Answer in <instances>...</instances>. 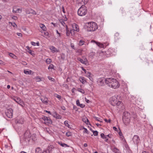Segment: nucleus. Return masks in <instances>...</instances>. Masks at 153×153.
Wrapping results in <instances>:
<instances>
[{
  "mask_svg": "<svg viewBox=\"0 0 153 153\" xmlns=\"http://www.w3.org/2000/svg\"><path fill=\"white\" fill-rule=\"evenodd\" d=\"M106 82L107 85L114 89L117 88L120 86V84L118 81L114 78H106Z\"/></svg>",
  "mask_w": 153,
  "mask_h": 153,
  "instance_id": "1",
  "label": "nucleus"
},
{
  "mask_svg": "<svg viewBox=\"0 0 153 153\" xmlns=\"http://www.w3.org/2000/svg\"><path fill=\"white\" fill-rule=\"evenodd\" d=\"M118 96L115 95L110 98L109 102L112 105L119 106L121 103V102L117 99Z\"/></svg>",
  "mask_w": 153,
  "mask_h": 153,
  "instance_id": "2",
  "label": "nucleus"
},
{
  "mask_svg": "<svg viewBox=\"0 0 153 153\" xmlns=\"http://www.w3.org/2000/svg\"><path fill=\"white\" fill-rule=\"evenodd\" d=\"M87 12V7L85 5H82L78 10L77 14L80 16H84L86 14Z\"/></svg>",
  "mask_w": 153,
  "mask_h": 153,
  "instance_id": "3",
  "label": "nucleus"
},
{
  "mask_svg": "<svg viewBox=\"0 0 153 153\" xmlns=\"http://www.w3.org/2000/svg\"><path fill=\"white\" fill-rule=\"evenodd\" d=\"M97 28V24L95 22H92L88 26L87 30L88 31H94Z\"/></svg>",
  "mask_w": 153,
  "mask_h": 153,
  "instance_id": "4",
  "label": "nucleus"
},
{
  "mask_svg": "<svg viewBox=\"0 0 153 153\" xmlns=\"http://www.w3.org/2000/svg\"><path fill=\"white\" fill-rule=\"evenodd\" d=\"M13 110L11 108L7 109L5 111V114L8 118H11L13 116Z\"/></svg>",
  "mask_w": 153,
  "mask_h": 153,
  "instance_id": "5",
  "label": "nucleus"
},
{
  "mask_svg": "<svg viewBox=\"0 0 153 153\" xmlns=\"http://www.w3.org/2000/svg\"><path fill=\"white\" fill-rule=\"evenodd\" d=\"M97 82L98 85L100 86H103L105 84V83L106 84V79H105L104 78H101L99 79Z\"/></svg>",
  "mask_w": 153,
  "mask_h": 153,
  "instance_id": "6",
  "label": "nucleus"
},
{
  "mask_svg": "<svg viewBox=\"0 0 153 153\" xmlns=\"http://www.w3.org/2000/svg\"><path fill=\"white\" fill-rule=\"evenodd\" d=\"M42 119L44 121V123L45 124L48 125L51 124L52 123L51 120L49 117L44 116Z\"/></svg>",
  "mask_w": 153,
  "mask_h": 153,
  "instance_id": "7",
  "label": "nucleus"
},
{
  "mask_svg": "<svg viewBox=\"0 0 153 153\" xmlns=\"http://www.w3.org/2000/svg\"><path fill=\"white\" fill-rule=\"evenodd\" d=\"M132 140L134 143L137 144L140 141V140L139 136L137 135H134Z\"/></svg>",
  "mask_w": 153,
  "mask_h": 153,
  "instance_id": "8",
  "label": "nucleus"
},
{
  "mask_svg": "<svg viewBox=\"0 0 153 153\" xmlns=\"http://www.w3.org/2000/svg\"><path fill=\"white\" fill-rule=\"evenodd\" d=\"M88 0H77L78 5H85L88 2Z\"/></svg>",
  "mask_w": 153,
  "mask_h": 153,
  "instance_id": "9",
  "label": "nucleus"
},
{
  "mask_svg": "<svg viewBox=\"0 0 153 153\" xmlns=\"http://www.w3.org/2000/svg\"><path fill=\"white\" fill-rule=\"evenodd\" d=\"M31 137V135L28 131H26L24 134V137L25 140H27L29 141L30 138Z\"/></svg>",
  "mask_w": 153,
  "mask_h": 153,
  "instance_id": "10",
  "label": "nucleus"
},
{
  "mask_svg": "<svg viewBox=\"0 0 153 153\" xmlns=\"http://www.w3.org/2000/svg\"><path fill=\"white\" fill-rule=\"evenodd\" d=\"M25 12L27 14H28L31 13L33 14L36 15V12L34 10L30 8L26 9Z\"/></svg>",
  "mask_w": 153,
  "mask_h": 153,
  "instance_id": "11",
  "label": "nucleus"
},
{
  "mask_svg": "<svg viewBox=\"0 0 153 153\" xmlns=\"http://www.w3.org/2000/svg\"><path fill=\"white\" fill-rule=\"evenodd\" d=\"M77 59L82 64L87 65L88 63V60L86 58H85L84 59L80 58H79Z\"/></svg>",
  "mask_w": 153,
  "mask_h": 153,
  "instance_id": "12",
  "label": "nucleus"
},
{
  "mask_svg": "<svg viewBox=\"0 0 153 153\" xmlns=\"http://www.w3.org/2000/svg\"><path fill=\"white\" fill-rule=\"evenodd\" d=\"M123 118H131V116L130 113L128 111H125L123 113Z\"/></svg>",
  "mask_w": 153,
  "mask_h": 153,
  "instance_id": "13",
  "label": "nucleus"
},
{
  "mask_svg": "<svg viewBox=\"0 0 153 153\" xmlns=\"http://www.w3.org/2000/svg\"><path fill=\"white\" fill-rule=\"evenodd\" d=\"M73 30L75 31L78 32L79 30L78 25L75 23H74L72 25Z\"/></svg>",
  "mask_w": 153,
  "mask_h": 153,
  "instance_id": "14",
  "label": "nucleus"
},
{
  "mask_svg": "<svg viewBox=\"0 0 153 153\" xmlns=\"http://www.w3.org/2000/svg\"><path fill=\"white\" fill-rule=\"evenodd\" d=\"M123 121L125 125H127L130 122V118H123Z\"/></svg>",
  "mask_w": 153,
  "mask_h": 153,
  "instance_id": "15",
  "label": "nucleus"
},
{
  "mask_svg": "<svg viewBox=\"0 0 153 153\" xmlns=\"http://www.w3.org/2000/svg\"><path fill=\"white\" fill-rule=\"evenodd\" d=\"M41 100L42 102L45 104H47L48 103V99L45 97H43L41 98Z\"/></svg>",
  "mask_w": 153,
  "mask_h": 153,
  "instance_id": "16",
  "label": "nucleus"
},
{
  "mask_svg": "<svg viewBox=\"0 0 153 153\" xmlns=\"http://www.w3.org/2000/svg\"><path fill=\"white\" fill-rule=\"evenodd\" d=\"M54 148L53 146L52 145H50L47 148V149L45 150L46 151L49 152V153H51L52 150Z\"/></svg>",
  "mask_w": 153,
  "mask_h": 153,
  "instance_id": "17",
  "label": "nucleus"
},
{
  "mask_svg": "<svg viewBox=\"0 0 153 153\" xmlns=\"http://www.w3.org/2000/svg\"><path fill=\"white\" fill-rule=\"evenodd\" d=\"M53 116L57 119H59L61 118V116L58 114L56 112L53 113Z\"/></svg>",
  "mask_w": 153,
  "mask_h": 153,
  "instance_id": "18",
  "label": "nucleus"
},
{
  "mask_svg": "<svg viewBox=\"0 0 153 153\" xmlns=\"http://www.w3.org/2000/svg\"><path fill=\"white\" fill-rule=\"evenodd\" d=\"M58 144L60 146H61L62 147H69V146H68L67 144L65 143H62L61 141L58 142Z\"/></svg>",
  "mask_w": 153,
  "mask_h": 153,
  "instance_id": "19",
  "label": "nucleus"
},
{
  "mask_svg": "<svg viewBox=\"0 0 153 153\" xmlns=\"http://www.w3.org/2000/svg\"><path fill=\"white\" fill-rule=\"evenodd\" d=\"M82 120L87 125H88V124H90V122H89L88 120L86 117H85V118H83Z\"/></svg>",
  "mask_w": 153,
  "mask_h": 153,
  "instance_id": "20",
  "label": "nucleus"
},
{
  "mask_svg": "<svg viewBox=\"0 0 153 153\" xmlns=\"http://www.w3.org/2000/svg\"><path fill=\"white\" fill-rule=\"evenodd\" d=\"M50 49L53 52H58V50L53 46H51Z\"/></svg>",
  "mask_w": 153,
  "mask_h": 153,
  "instance_id": "21",
  "label": "nucleus"
},
{
  "mask_svg": "<svg viewBox=\"0 0 153 153\" xmlns=\"http://www.w3.org/2000/svg\"><path fill=\"white\" fill-rule=\"evenodd\" d=\"M79 80L83 84H84L86 82L85 78L83 77H80L79 78Z\"/></svg>",
  "mask_w": 153,
  "mask_h": 153,
  "instance_id": "22",
  "label": "nucleus"
},
{
  "mask_svg": "<svg viewBox=\"0 0 153 153\" xmlns=\"http://www.w3.org/2000/svg\"><path fill=\"white\" fill-rule=\"evenodd\" d=\"M42 149L38 147L36 149L35 153H42Z\"/></svg>",
  "mask_w": 153,
  "mask_h": 153,
  "instance_id": "23",
  "label": "nucleus"
},
{
  "mask_svg": "<svg viewBox=\"0 0 153 153\" xmlns=\"http://www.w3.org/2000/svg\"><path fill=\"white\" fill-rule=\"evenodd\" d=\"M113 151L115 153H121L120 150L116 147L113 149Z\"/></svg>",
  "mask_w": 153,
  "mask_h": 153,
  "instance_id": "24",
  "label": "nucleus"
},
{
  "mask_svg": "<svg viewBox=\"0 0 153 153\" xmlns=\"http://www.w3.org/2000/svg\"><path fill=\"white\" fill-rule=\"evenodd\" d=\"M32 72V71H27L26 70H24V73L26 74H31V72Z\"/></svg>",
  "mask_w": 153,
  "mask_h": 153,
  "instance_id": "25",
  "label": "nucleus"
},
{
  "mask_svg": "<svg viewBox=\"0 0 153 153\" xmlns=\"http://www.w3.org/2000/svg\"><path fill=\"white\" fill-rule=\"evenodd\" d=\"M40 27L41 28L43 31H45L46 27L44 24H41L40 25Z\"/></svg>",
  "mask_w": 153,
  "mask_h": 153,
  "instance_id": "26",
  "label": "nucleus"
},
{
  "mask_svg": "<svg viewBox=\"0 0 153 153\" xmlns=\"http://www.w3.org/2000/svg\"><path fill=\"white\" fill-rule=\"evenodd\" d=\"M31 44L33 46H36L37 45V46L39 45V42H31Z\"/></svg>",
  "mask_w": 153,
  "mask_h": 153,
  "instance_id": "27",
  "label": "nucleus"
},
{
  "mask_svg": "<svg viewBox=\"0 0 153 153\" xmlns=\"http://www.w3.org/2000/svg\"><path fill=\"white\" fill-rule=\"evenodd\" d=\"M35 79L36 80V82H39L42 81V80L41 79V78L39 76H36L35 77Z\"/></svg>",
  "mask_w": 153,
  "mask_h": 153,
  "instance_id": "28",
  "label": "nucleus"
},
{
  "mask_svg": "<svg viewBox=\"0 0 153 153\" xmlns=\"http://www.w3.org/2000/svg\"><path fill=\"white\" fill-rule=\"evenodd\" d=\"M13 100L15 101L18 104H19V98L14 97L13 98Z\"/></svg>",
  "mask_w": 153,
  "mask_h": 153,
  "instance_id": "29",
  "label": "nucleus"
},
{
  "mask_svg": "<svg viewBox=\"0 0 153 153\" xmlns=\"http://www.w3.org/2000/svg\"><path fill=\"white\" fill-rule=\"evenodd\" d=\"M64 125L68 127V128H70V125L68 123V122L67 120H66L64 122Z\"/></svg>",
  "mask_w": 153,
  "mask_h": 153,
  "instance_id": "30",
  "label": "nucleus"
},
{
  "mask_svg": "<svg viewBox=\"0 0 153 153\" xmlns=\"http://www.w3.org/2000/svg\"><path fill=\"white\" fill-rule=\"evenodd\" d=\"M77 91L82 94H84L85 93L84 90L80 88H78L77 89Z\"/></svg>",
  "mask_w": 153,
  "mask_h": 153,
  "instance_id": "31",
  "label": "nucleus"
},
{
  "mask_svg": "<svg viewBox=\"0 0 153 153\" xmlns=\"http://www.w3.org/2000/svg\"><path fill=\"white\" fill-rule=\"evenodd\" d=\"M59 22L61 24L64 26H65V23L62 19H60L59 20Z\"/></svg>",
  "mask_w": 153,
  "mask_h": 153,
  "instance_id": "32",
  "label": "nucleus"
},
{
  "mask_svg": "<svg viewBox=\"0 0 153 153\" xmlns=\"http://www.w3.org/2000/svg\"><path fill=\"white\" fill-rule=\"evenodd\" d=\"M48 69L49 70L50 69H54V65L52 64H50L48 67Z\"/></svg>",
  "mask_w": 153,
  "mask_h": 153,
  "instance_id": "33",
  "label": "nucleus"
},
{
  "mask_svg": "<svg viewBox=\"0 0 153 153\" xmlns=\"http://www.w3.org/2000/svg\"><path fill=\"white\" fill-rule=\"evenodd\" d=\"M51 62V60L50 59L48 58L46 61V63L48 64H50Z\"/></svg>",
  "mask_w": 153,
  "mask_h": 153,
  "instance_id": "34",
  "label": "nucleus"
},
{
  "mask_svg": "<svg viewBox=\"0 0 153 153\" xmlns=\"http://www.w3.org/2000/svg\"><path fill=\"white\" fill-rule=\"evenodd\" d=\"M84 41L82 40H80L79 41V45L80 46H82L84 44Z\"/></svg>",
  "mask_w": 153,
  "mask_h": 153,
  "instance_id": "35",
  "label": "nucleus"
},
{
  "mask_svg": "<svg viewBox=\"0 0 153 153\" xmlns=\"http://www.w3.org/2000/svg\"><path fill=\"white\" fill-rule=\"evenodd\" d=\"M92 132L95 136H97L98 134V132L97 131H93Z\"/></svg>",
  "mask_w": 153,
  "mask_h": 153,
  "instance_id": "36",
  "label": "nucleus"
},
{
  "mask_svg": "<svg viewBox=\"0 0 153 153\" xmlns=\"http://www.w3.org/2000/svg\"><path fill=\"white\" fill-rule=\"evenodd\" d=\"M101 137L103 139H105L106 138V136H105L103 133H101L100 134Z\"/></svg>",
  "mask_w": 153,
  "mask_h": 153,
  "instance_id": "37",
  "label": "nucleus"
},
{
  "mask_svg": "<svg viewBox=\"0 0 153 153\" xmlns=\"http://www.w3.org/2000/svg\"><path fill=\"white\" fill-rule=\"evenodd\" d=\"M115 38L118 39L119 38V34L118 33H116L114 35Z\"/></svg>",
  "mask_w": 153,
  "mask_h": 153,
  "instance_id": "38",
  "label": "nucleus"
},
{
  "mask_svg": "<svg viewBox=\"0 0 153 153\" xmlns=\"http://www.w3.org/2000/svg\"><path fill=\"white\" fill-rule=\"evenodd\" d=\"M19 10V8H17V9L16 8L14 7L13 9V12L14 13H16L17 12V11L18 12V11Z\"/></svg>",
  "mask_w": 153,
  "mask_h": 153,
  "instance_id": "39",
  "label": "nucleus"
},
{
  "mask_svg": "<svg viewBox=\"0 0 153 153\" xmlns=\"http://www.w3.org/2000/svg\"><path fill=\"white\" fill-rule=\"evenodd\" d=\"M48 78L49 80H51L52 81H55V79L54 78L50 76H48Z\"/></svg>",
  "mask_w": 153,
  "mask_h": 153,
  "instance_id": "40",
  "label": "nucleus"
},
{
  "mask_svg": "<svg viewBox=\"0 0 153 153\" xmlns=\"http://www.w3.org/2000/svg\"><path fill=\"white\" fill-rule=\"evenodd\" d=\"M27 52L28 53L33 56L34 55V54L33 52H32L33 51L30 49L28 50Z\"/></svg>",
  "mask_w": 153,
  "mask_h": 153,
  "instance_id": "41",
  "label": "nucleus"
},
{
  "mask_svg": "<svg viewBox=\"0 0 153 153\" xmlns=\"http://www.w3.org/2000/svg\"><path fill=\"white\" fill-rule=\"evenodd\" d=\"M83 128L84 130V131H83V133H86L88 134V130L87 129L84 127H83Z\"/></svg>",
  "mask_w": 153,
  "mask_h": 153,
  "instance_id": "42",
  "label": "nucleus"
},
{
  "mask_svg": "<svg viewBox=\"0 0 153 153\" xmlns=\"http://www.w3.org/2000/svg\"><path fill=\"white\" fill-rule=\"evenodd\" d=\"M70 32H69L68 30V29L66 28V35L67 36H69L70 35Z\"/></svg>",
  "mask_w": 153,
  "mask_h": 153,
  "instance_id": "43",
  "label": "nucleus"
},
{
  "mask_svg": "<svg viewBox=\"0 0 153 153\" xmlns=\"http://www.w3.org/2000/svg\"><path fill=\"white\" fill-rule=\"evenodd\" d=\"M94 41L96 43L97 45H98L99 47H102V46L103 45H102L100 43L96 42L95 41Z\"/></svg>",
  "mask_w": 153,
  "mask_h": 153,
  "instance_id": "44",
  "label": "nucleus"
},
{
  "mask_svg": "<svg viewBox=\"0 0 153 153\" xmlns=\"http://www.w3.org/2000/svg\"><path fill=\"white\" fill-rule=\"evenodd\" d=\"M55 97H56L59 100H60L61 98V96H60L58 94H56V96Z\"/></svg>",
  "mask_w": 153,
  "mask_h": 153,
  "instance_id": "45",
  "label": "nucleus"
},
{
  "mask_svg": "<svg viewBox=\"0 0 153 153\" xmlns=\"http://www.w3.org/2000/svg\"><path fill=\"white\" fill-rule=\"evenodd\" d=\"M94 118H95V120H97V121H99L100 122H102V121H100V118H98V117H94Z\"/></svg>",
  "mask_w": 153,
  "mask_h": 153,
  "instance_id": "46",
  "label": "nucleus"
},
{
  "mask_svg": "<svg viewBox=\"0 0 153 153\" xmlns=\"http://www.w3.org/2000/svg\"><path fill=\"white\" fill-rule=\"evenodd\" d=\"M24 121V119L23 118H21L20 119V123H21L22 124L23 123V122Z\"/></svg>",
  "mask_w": 153,
  "mask_h": 153,
  "instance_id": "47",
  "label": "nucleus"
},
{
  "mask_svg": "<svg viewBox=\"0 0 153 153\" xmlns=\"http://www.w3.org/2000/svg\"><path fill=\"white\" fill-rule=\"evenodd\" d=\"M88 77H90L91 75V73L87 71L86 74H85Z\"/></svg>",
  "mask_w": 153,
  "mask_h": 153,
  "instance_id": "48",
  "label": "nucleus"
},
{
  "mask_svg": "<svg viewBox=\"0 0 153 153\" xmlns=\"http://www.w3.org/2000/svg\"><path fill=\"white\" fill-rule=\"evenodd\" d=\"M19 101H20V105H21L23 107V105H24V104H23V102L20 99Z\"/></svg>",
  "mask_w": 153,
  "mask_h": 153,
  "instance_id": "49",
  "label": "nucleus"
},
{
  "mask_svg": "<svg viewBox=\"0 0 153 153\" xmlns=\"http://www.w3.org/2000/svg\"><path fill=\"white\" fill-rule=\"evenodd\" d=\"M132 117L134 118V119H135L137 118V116L136 114H133Z\"/></svg>",
  "mask_w": 153,
  "mask_h": 153,
  "instance_id": "50",
  "label": "nucleus"
},
{
  "mask_svg": "<svg viewBox=\"0 0 153 153\" xmlns=\"http://www.w3.org/2000/svg\"><path fill=\"white\" fill-rule=\"evenodd\" d=\"M71 133L70 132H66V135L67 136L69 137L71 136Z\"/></svg>",
  "mask_w": 153,
  "mask_h": 153,
  "instance_id": "51",
  "label": "nucleus"
},
{
  "mask_svg": "<svg viewBox=\"0 0 153 153\" xmlns=\"http://www.w3.org/2000/svg\"><path fill=\"white\" fill-rule=\"evenodd\" d=\"M105 121L107 123H110L111 121V120L110 119H109L108 120L107 119H104Z\"/></svg>",
  "mask_w": 153,
  "mask_h": 153,
  "instance_id": "52",
  "label": "nucleus"
},
{
  "mask_svg": "<svg viewBox=\"0 0 153 153\" xmlns=\"http://www.w3.org/2000/svg\"><path fill=\"white\" fill-rule=\"evenodd\" d=\"M80 107L83 108L85 107V105L82 104H80L79 105Z\"/></svg>",
  "mask_w": 153,
  "mask_h": 153,
  "instance_id": "53",
  "label": "nucleus"
},
{
  "mask_svg": "<svg viewBox=\"0 0 153 153\" xmlns=\"http://www.w3.org/2000/svg\"><path fill=\"white\" fill-rule=\"evenodd\" d=\"M73 109H74L76 111H77L78 110V109L76 106L74 105L73 106Z\"/></svg>",
  "mask_w": 153,
  "mask_h": 153,
  "instance_id": "54",
  "label": "nucleus"
},
{
  "mask_svg": "<svg viewBox=\"0 0 153 153\" xmlns=\"http://www.w3.org/2000/svg\"><path fill=\"white\" fill-rule=\"evenodd\" d=\"M76 104L77 105L79 106L80 105L79 102V100H77L76 101Z\"/></svg>",
  "mask_w": 153,
  "mask_h": 153,
  "instance_id": "55",
  "label": "nucleus"
},
{
  "mask_svg": "<svg viewBox=\"0 0 153 153\" xmlns=\"http://www.w3.org/2000/svg\"><path fill=\"white\" fill-rule=\"evenodd\" d=\"M82 70L84 72L85 74H86V73L87 72V71L83 67H82Z\"/></svg>",
  "mask_w": 153,
  "mask_h": 153,
  "instance_id": "56",
  "label": "nucleus"
},
{
  "mask_svg": "<svg viewBox=\"0 0 153 153\" xmlns=\"http://www.w3.org/2000/svg\"><path fill=\"white\" fill-rule=\"evenodd\" d=\"M112 136V135L111 134H109L106 135V137H108L110 138H111V137Z\"/></svg>",
  "mask_w": 153,
  "mask_h": 153,
  "instance_id": "57",
  "label": "nucleus"
},
{
  "mask_svg": "<svg viewBox=\"0 0 153 153\" xmlns=\"http://www.w3.org/2000/svg\"><path fill=\"white\" fill-rule=\"evenodd\" d=\"M9 55L12 58L14 56V55L12 53H10L9 54Z\"/></svg>",
  "mask_w": 153,
  "mask_h": 153,
  "instance_id": "58",
  "label": "nucleus"
},
{
  "mask_svg": "<svg viewBox=\"0 0 153 153\" xmlns=\"http://www.w3.org/2000/svg\"><path fill=\"white\" fill-rule=\"evenodd\" d=\"M85 100L86 102L87 103H89L90 102V101L86 98H85Z\"/></svg>",
  "mask_w": 153,
  "mask_h": 153,
  "instance_id": "59",
  "label": "nucleus"
},
{
  "mask_svg": "<svg viewBox=\"0 0 153 153\" xmlns=\"http://www.w3.org/2000/svg\"><path fill=\"white\" fill-rule=\"evenodd\" d=\"M44 34L45 36H48L49 35V33L48 32H44Z\"/></svg>",
  "mask_w": 153,
  "mask_h": 153,
  "instance_id": "60",
  "label": "nucleus"
},
{
  "mask_svg": "<svg viewBox=\"0 0 153 153\" xmlns=\"http://www.w3.org/2000/svg\"><path fill=\"white\" fill-rule=\"evenodd\" d=\"M15 123H16V126H15V127H17V126L18 124V123H19V121L16 120V121H15Z\"/></svg>",
  "mask_w": 153,
  "mask_h": 153,
  "instance_id": "61",
  "label": "nucleus"
},
{
  "mask_svg": "<svg viewBox=\"0 0 153 153\" xmlns=\"http://www.w3.org/2000/svg\"><path fill=\"white\" fill-rule=\"evenodd\" d=\"M62 10L63 12L64 13H65V9H64V7L63 6L62 7Z\"/></svg>",
  "mask_w": 153,
  "mask_h": 153,
  "instance_id": "62",
  "label": "nucleus"
},
{
  "mask_svg": "<svg viewBox=\"0 0 153 153\" xmlns=\"http://www.w3.org/2000/svg\"><path fill=\"white\" fill-rule=\"evenodd\" d=\"M61 58L63 59V60H64V59H65V57H64V54H62V55H61Z\"/></svg>",
  "mask_w": 153,
  "mask_h": 153,
  "instance_id": "63",
  "label": "nucleus"
},
{
  "mask_svg": "<svg viewBox=\"0 0 153 153\" xmlns=\"http://www.w3.org/2000/svg\"><path fill=\"white\" fill-rule=\"evenodd\" d=\"M51 24L53 25L54 27H56L57 26V25L55 23H54L53 22H52L51 23Z\"/></svg>",
  "mask_w": 153,
  "mask_h": 153,
  "instance_id": "64",
  "label": "nucleus"
}]
</instances>
